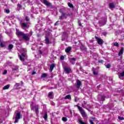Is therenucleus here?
Returning <instances> with one entry per match:
<instances>
[{"label": "nucleus", "instance_id": "39448f33", "mask_svg": "<svg viewBox=\"0 0 124 124\" xmlns=\"http://www.w3.org/2000/svg\"><path fill=\"white\" fill-rule=\"evenodd\" d=\"M21 27L23 30H25V29H29V27H30V23H22L21 24ZM25 31L26 30H25Z\"/></svg>", "mask_w": 124, "mask_h": 124}, {"label": "nucleus", "instance_id": "2eb2a0df", "mask_svg": "<svg viewBox=\"0 0 124 124\" xmlns=\"http://www.w3.org/2000/svg\"><path fill=\"white\" fill-rule=\"evenodd\" d=\"M54 67H55V64L52 63L50 66V72H52V71H53V70L54 69Z\"/></svg>", "mask_w": 124, "mask_h": 124}, {"label": "nucleus", "instance_id": "72a5a7b5", "mask_svg": "<svg viewBox=\"0 0 124 124\" xmlns=\"http://www.w3.org/2000/svg\"><path fill=\"white\" fill-rule=\"evenodd\" d=\"M7 73V71L6 70H4V72H3V75H5Z\"/></svg>", "mask_w": 124, "mask_h": 124}, {"label": "nucleus", "instance_id": "c85d7f7f", "mask_svg": "<svg viewBox=\"0 0 124 124\" xmlns=\"http://www.w3.org/2000/svg\"><path fill=\"white\" fill-rule=\"evenodd\" d=\"M106 67L107 68H110V67H111V65H110V64H108L106 65Z\"/></svg>", "mask_w": 124, "mask_h": 124}, {"label": "nucleus", "instance_id": "412c9836", "mask_svg": "<svg viewBox=\"0 0 124 124\" xmlns=\"http://www.w3.org/2000/svg\"><path fill=\"white\" fill-rule=\"evenodd\" d=\"M64 99H71V96L70 95H67L65 96Z\"/></svg>", "mask_w": 124, "mask_h": 124}, {"label": "nucleus", "instance_id": "37998d69", "mask_svg": "<svg viewBox=\"0 0 124 124\" xmlns=\"http://www.w3.org/2000/svg\"><path fill=\"white\" fill-rule=\"evenodd\" d=\"M55 26H58L59 25V21H57L55 24Z\"/></svg>", "mask_w": 124, "mask_h": 124}, {"label": "nucleus", "instance_id": "79ce46f5", "mask_svg": "<svg viewBox=\"0 0 124 124\" xmlns=\"http://www.w3.org/2000/svg\"><path fill=\"white\" fill-rule=\"evenodd\" d=\"M98 62H100L101 63H103V62H104L103 60H100Z\"/></svg>", "mask_w": 124, "mask_h": 124}, {"label": "nucleus", "instance_id": "7c9ffc66", "mask_svg": "<svg viewBox=\"0 0 124 124\" xmlns=\"http://www.w3.org/2000/svg\"><path fill=\"white\" fill-rule=\"evenodd\" d=\"M114 45L116 46V47H119V44L118 43H114Z\"/></svg>", "mask_w": 124, "mask_h": 124}, {"label": "nucleus", "instance_id": "4468645a", "mask_svg": "<svg viewBox=\"0 0 124 124\" xmlns=\"http://www.w3.org/2000/svg\"><path fill=\"white\" fill-rule=\"evenodd\" d=\"M66 16H67V15H66V14L62 13V16H60L59 19H63V18H66Z\"/></svg>", "mask_w": 124, "mask_h": 124}, {"label": "nucleus", "instance_id": "b1692460", "mask_svg": "<svg viewBox=\"0 0 124 124\" xmlns=\"http://www.w3.org/2000/svg\"><path fill=\"white\" fill-rule=\"evenodd\" d=\"M0 47H4V45L3 44V42H1V41H0Z\"/></svg>", "mask_w": 124, "mask_h": 124}, {"label": "nucleus", "instance_id": "6e6552de", "mask_svg": "<svg viewBox=\"0 0 124 124\" xmlns=\"http://www.w3.org/2000/svg\"><path fill=\"white\" fill-rule=\"evenodd\" d=\"M64 69L66 73H70L71 72V68L69 67H65Z\"/></svg>", "mask_w": 124, "mask_h": 124}, {"label": "nucleus", "instance_id": "09e8293b", "mask_svg": "<svg viewBox=\"0 0 124 124\" xmlns=\"http://www.w3.org/2000/svg\"><path fill=\"white\" fill-rule=\"evenodd\" d=\"M51 105L54 106V105H55V103H54V102H52V103H51Z\"/></svg>", "mask_w": 124, "mask_h": 124}, {"label": "nucleus", "instance_id": "4be33fe9", "mask_svg": "<svg viewBox=\"0 0 124 124\" xmlns=\"http://www.w3.org/2000/svg\"><path fill=\"white\" fill-rule=\"evenodd\" d=\"M13 48V45H9L8 46V49L10 51Z\"/></svg>", "mask_w": 124, "mask_h": 124}, {"label": "nucleus", "instance_id": "e433bc0d", "mask_svg": "<svg viewBox=\"0 0 124 124\" xmlns=\"http://www.w3.org/2000/svg\"><path fill=\"white\" fill-rule=\"evenodd\" d=\"M52 94H53V93L52 92H49V93H48L49 96H52Z\"/></svg>", "mask_w": 124, "mask_h": 124}, {"label": "nucleus", "instance_id": "4c0bfd02", "mask_svg": "<svg viewBox=\"0 0 124 124\" xmlns=\"http://www.w3.org/2000/svg\"><path fill=\"white\" fill-rule=\"evenodd\" d=\"M101 100L103 101V100H104V99L105 98V97H104V96H101Z\"/></svg>", "mask_w": 124, "mask_h": 124}, {"label": "nucleus", "instance_id": "20e7f679", "mask_svg": "<svg viewBox=\"0 0 124 124\" xmlns=\"http://www.w3.org/2000/svg\"><path fill=\"white\" fill-rule=\"evenodd\" d=\"M22 115H21V113L20 112H17L16 114V117L15 118V124H16V123H18L19 122V120L20 119H22Z\"/></svg>", "mask_w": 124, "mask_h": 124}, {"label": "nucleus", "instance_id": "49530a36", "mask_svg": "<svg viewBox=\"0 0 124 124\" xmlns=\"http://www.w3.org/2000/svg\"><path fill=\"white\" fill-rule=\"evenodd\" d=\"M35 73H36V72H34V71H33L32 72V75H34V74H35Z\"/></svg>", "mask_w": 124, "mask_h": 124}, {"label": "nucleus", "instance_id": "2f4dec72", "mask_svg": "<svg viewBox=\"0 0 124 124\" xmlns=\"http://www.w3.org/2000/svg\"><path fill=\"white\" fill-rule=\"evenodd\" d=\"M15 86V87H16L17 88H18V87H19V86H20V83H16Z\"/></svg>", "mask_w": 124, "mask_h": 124}, {"label": "nucleus", "instance_id": "603ef678", "mask_svg": "<svg viewBox=\"0 0 124 124\" xmlns=\"http://www.w3.org/2000/svg\"><path fill=\"white\" fill-rule=\"evenodd\" d=\"M78 106H78V105H75V107H78Z\"/></svg>", "mask_w": 124, "mask_h": 124}, {"label": "nucleus", "instance_id": "aec40b11", "mask_svg": "<svg viewBox=\"0 0 124 124\" xmlns=\"http://www.w3.org/2000/svg\"><path fill=\"white\" fill-rule=\"evenodd\" d=\"M71 51V47H69L65 49V51L66 53H69L70 51Z\"/></svg>", "mask_w": 124, "mask_h": 124}, {"label": "nucleus", "instance_id": "6e6d98bb", "mask_svg": "<svg viewBox=\"0 0 124 124\" xmlns=\"http://www.w3.org/2000/svg\"><path fill=\"white\" fill-rule=\"evenodd\" d=\"M18 6L20 7V4H18Z\"/></svg>", "mask_w": 124, "mask_h": 124}, {"label": "nucleus", "instance_id": "1a4fd4ad", "mask_svg": "<svg viewBox=\"0 0 124 124\" xmlns=\"http://www.w3.org/2000/svg\"><path fill=\"white\" fill-rule=\"evenodd\" d=\"M44 3H45L46 5V6H48V7H52V4L47 1V0H44Z\"/></svg>", "mask_w": 124, "mask_h": 124}, {"label": "nucleus", "instance_id": "5701e85b", "mask_svg": "<svg viewBox=\"0 0 124 124\" xmlns=\"http://www.w3.org/2000/svg\"><path fill=\"white\" fill-rule=\"evenodd\" d=\"M49 43H50L49 39L48 38H46V44H49Z\"/></svg>", "mask_w": 124, "mask_h": 124}, {"label": "nucleus", "instance_id": "423d86ee", "mask_svg": "<svg viewBox=\"0 0 124 124\" xmlns=\"http://www.w3.org/2000/svg\"><path fill=\"white\" fill-rule=\"evenodd\" d=\"M24 32L19 31L18 29H16V34L17 36H21L22 37L23 35H24Z\"/></svg>", "mask_w": 124, "mask_h": 124}, {"label": "nucleus", "instance_id": "ea45409f", "mask_svg": "<svg viewBox=\"0 0 124 124\" xmlns=\"http://www.w3.org/2000/svg\"><path fill=\"white\" fill-rule=\"evenodd\" d=\"M78 100H79V98H78L77 97L75 99V102H77V101H78Z\"/></svg>", "mask_w": 124, "mask_h": 124}, {"label": "nucleus", "instance_id": "c9c22d12", "mask_svg": "<svg viewBox=\"0 0 124 124\" xmlns=\"http://www.w3.org/2000/svg\"><path fill=\"white\" fill-rule=\"evenodd\" d=\"M25 20L26 21H27V22L30 21V19L29 18V17L28 16L25 17Z\"/></svg>", "mask_w": 124, "mask_h": 124}, {"label": "nucleus", "instance_id": "a19ab883", "mask_svg": "<svg viewBox=\"0 0 124 124\" xmlns=\"http://www.w3.org/2000/svg\"><path fill=\"white\" fill-rule=\"evenodd\" d=\"M10 12V11L8 9L6 10V13H9Z\"/></svg>", "mask_w": 124, "mask_h": 124}, {"label": "nucleus", "instance_id": "ddd939ff", "mask_svg": "<svg viewBox=\"0 0 124 124\" xmlns=\"http://www.w3.org/2000/svg\"><path fill=\"white\" fill-rule=\"evenodd\" d=\"M82 106L83 108H85V109H87L88 105L87 104V102L84 101L82 104Z\"/></svg>", "mask_w": 124, "mask_h": 124}, {"label": "nucleus", "instance_id": "864d4df0", "mask_svg": "<svg viewBox=\"0 0 124 124\" xmlns=\"http://www.w3.org/2000/svg\"><path fill=\"white\" fill-rule=\"evenodd\" d=\"M24 51L25 52H26L27 50H26V49H24Z\"/></svg>", "mask_w": 124, "mask_h": 124}, {"label": "nucleus", "instance_id": "473e14b6", "mask_svg": "<svg viewBox=\"0 0 124 124\" xmlns=\"http://www.w3.org/2000/svg\"><path fill=\"white\" fill-rule=\"evenodd\" d=\"M60 60H61V61H62V60H64V57H63V56H61L60 57Z\"/></svg>", "mask_w": 124, "mask_h": 124}, {"label": "nucleus", "instance_id": "f704fd0d", "mask_svg": "<svg viewBox=\"0 0 124 124\" xmlns=\"http://www.w3.org/2000/svg\"><path fill=\"white\" fill-rule=\"evenodd\" d=\"M99 24H100V26H102V25L104 26V25H105V23H103V24H101V23H102V21H100L99 22Z\"/></svg>", "mask_w": 124, "mask_h": 124}, {"label": "nucleus", "instance_id": "393cba45", "mask_svg": "<svg viewBox=\"0 0 124 124\" xmlns=\"http://www.w3.org/2000/svg\"><path fill=\"white\" fill-rule=\"evenodd\" d=\"M47 113L46 112L45 115L44 116V119L45 120V121H46V120H47Z\"/></svg>", "mask_w": 124, "mask_h": 124}, {"label": "nucleus", "instance_id": "9d476101", "mask_svg": "<svg viewBox=\"0 0 124 124\" xmlns=\"http://www.w3.org/2000/svg\"><path fill=\"white\" fill-rule=\"evenodd\" d=\"M19 56V59L21 62H24L25 61V57L26 56L25 54L23 53L21 54V55H18Z\"/></svg>", "mask_w": 124, "mask_h": 124}, {"label": "nucleus", "instance_id": "dca6fc26", "mask_svg": "<svg viewBox=\"0 0 124 124\" xmlns=\"http://www.w3.org/2000/svg\"><path fill=\"white\" fill-rule=\"evenodd\" d=\"M124 54V47H122L120 51H119L118 53L119 56H122Z\"/></svg>", "mask_w": 124, "mask_h": 124}, {"label": "nucleus", "instance_id": "13d9d810", "mask_svg": "<svg viewBox=\"0 0 124 124\" xmlns=\"http://www.w3.org/2000/svg\"><path fill=\"white\" fill-rule=\"evenodd\" d=\"M79 26H81V24H79Z\"/></svg>", "mask_w": 124, "mask_h": 124}, {"label": "nucleus", "instance_id": "c03bdc74", "mask_svg": "<svg viewBox=\"0 0 124 124\" xmlns=\"http://www.w3.org/2000/svg\"><path fill=\"white\" fill-rule=\"evenodd\" d=\"M90 123L91 124H94V123H93V122L92 120L90 121Z\"/></svg>", "mask_w": 124, "mask_h": 124}, {"label": "nucleus", "instance_id": "58836bf2", "mask_svg": "<svg viewBox=\"0 0 124 124\" xmlns=\"http://www.w3.org/2000/svg\"><path fill=\"white\" fill-rule=\"evenodd\" d=\"M93 73L94 75H97V74H98L97 72H96L94 71H93Z\"/></svg>", "mask_w": 124, "mask_h": 124}, {"label": "nucleus", "instance_id": "f8f14e48", "mask_svg": "<svg viewBox=\"0 0 124 124\" xmlns=\"http://www.w3.org/2000/svg\"><path fill=\"white\" fill-rule=\"evenodd\" d=\"M109 8L113 9L116 7V4L115 3H110L109 4Z\"/></svg>", "mask_w": 124, "mask_h": 124}, {"label": "nucleus", "instance_id": "3c124183", "mask_svg": "<svg viewBox=\"0 0 124 124\" xmlns=\"http://www.w3.org/2000/svg\"><path fill=\"white\" fill-rule=\"evenodd\" d=\"M12 2H15V0H12Z\"/></svg>", "mask_w": 124, "mask_h": 124}, {"label": "nucleus", "instance_id": "9b49d317", "mask_svg": "<svg viewBox=\"0 0 124 124\" xmlns=\"http://www.w3.org/2000/svg\"><path fill=\"white\" fill-rule=\"evenodd\" d=\"M76 61V58H71V59L69 60V62L72 64H74L75 63Z\"/></svg>", "mask_w": 124, "mask_h": 124}, {"label": "nucleus", "instance_id": "bf43d9fd", "mask_svg": "<svg viewBox=\"0 0 124 124\" xmlns=\"http://www.w3.org/2000/svg\"><path fill=\"white\" fill-rule=\"evenodd\" d=\"M29 1H30V0H28L27 2H29Z\"/></svg>", "mask_w": 124, "mask_h": 124}, {"label": "nucleus", "instance_id": "f3484780", "mask_svg": "<svg viewBox=\"0 0 124 124\" xmlns=\"http://www.w3.org/2000/svg\"><path fill=\"white\" fill-rule=\"evenodd\" d=\"M78 122L80 124H87V123L82 122V119H78Z\"/></svg>", "mask_w": 124, "mask_h": 124}, {"label": "nucleus", "instance_id": "a211bd4d", "mask_svg": "<svg viewBox=\"0 0 124 124\" xmlns=\"http://www.w3.org/2000/svg\"><path fill=\"white\" fill-rule=\"evenodd\" d=\"M80 86H81V81L80 80H78L77 82V88H80Z\"/></svg>", "mask_w": 124, "mask_h": 124}, {"label": "nucleus", "instance_id": "bb28decb", "mask_svg": "<svg viewBox=\"0 0 124 124\" xmlns=\"http://www.w3.org/2000/svg\"><path fill=\"white\" fill-rule=\"evenodd\" d=\"M62 120L63 121V122H67V118H65V117H63L62 118Z\"/></svg>", "mask_w": 124, "mask_h": 124}, {"label": "nucleus", "instance_id": "de8ad7c7", "mask_svg": "<svg viewBox=\"0 0 124 124\" xmlns=\"http://www.w3.org/2000/svg\"><path fill=\"white\" fill-rule=\"evenodd\" d=\"M23 82L22 81H21V82H20V85H21V86H23Z\"/></svg>", "mask_w": 124, "mask_h": 124}, {"label": "nucleus", "instance_id": "f03ea898", "mask_svg": "<svg viewBox=\"0 0 124 124\" xmlns=\"http://www.w3.org/2000/svg\"><path fill=\"white\" fill-rule=\"evenodd\" d=\"M78 108L82 115V117H83L84 119H88V115H87V113H86L84 109H83L80 106H78Z\"/></svg>", "mask_w": 124, "mask_h": 124}, {"label": "nucleus", "instance_id": "a878e982", "mask_svg": "<svg viewBox=\"0 0 124 124\" xmlns=\"http://www.w3.org/2000/svg\"><path fill=\"white\" fill-rule=\"evenodd\" d=\"M68 6H69V7H71V8H73V5L71 3H68Z\"/></svg>", "mask_w": 124, "mask_h": 124}, {"label": "nucleus", "instance_id": "6ab92c4d", "mask_svg": "<svg viewBox=\"0 0 124 124\" xmlns=\"http://www.w3.org/2000/svg\"><path fill=\"white\" fill-rule=\"evenodd\" d=\"M10 87V85L9 84L6 85L3 88V90H8Z\"/></svg>", "mask_w": 124, "mask_h": 124}, {"label": "nucleus", "instance_id": "8fccbe9b", "mask_svg": "<svg viewBox=\"0 0 124 124\" xmlns=\"http://www.w3.org/2000/svg\"><path fill=\"white\" fill-rule=\"evenodd\" d=\"M39 53H40V54H42V51H41V50H39Z\"/></svg>", "mask_w": 124, "mask_h": 124}, {"label": "nucleus", "instance_id": "4d7b16f0", "mask_svg": "<svg viewBox=\"0 0 124 124\" xmlns=\"http://www.w3.org/2000/svg\"><path fill=\"white\" fill-rule=\"evenodd\" d=\"M13 70H16V69H13Z\"/></svg>", "mask_w": 124, "mask_h": 124}, {"label": "nucleus", "instance_id": "a18cd8bd", "mask_svg": "<svg viewBox=\"0 0 124 124\" xmlns=\"http://www.w3.org/2000/svg\"><path fill=\"white\" fill-rule=\"evenodd\" d=\"M80 49L81 50H84V46H82L81 47H80Z\"/></svg>", "mask_w": 124, "mask_h": 124}, {"label": "nucleus", "instance_id": "cd10ccee", "mask_svg": "<svg viewBox=\"0 0 124 124\" xmlns=\"http://www.w3.org/2000/svg\"><path fill=\"white\" fill-rule=\"evenodd\" d=\"M118 119L119 120H120V121H123L124 120V117H122L121 116H119L118 117Z\"/></svg>", "mask_w": 124, "mask_h": 124}, {"label": "nucleus", "instance_id": "7ed1b4c3", "mask_svg": "<svg viewBox=\"0 0 124 124\" xmlns=\"http://www.w3.org/2000/svg\"><path fill=\"white\" fill-rule=\"evenodd\" d=\"M31 35H32V31H31L29 33H24L22 37L24 40L28 41L30 39V37H31Z\"/></svg>", "mask_w": 124, "mask_h": 124}, {"label": "nucleus", "instance_id": "c756f323", "mask_svg": "<svg viewBox=\"0 0 124 124\" xmlns=\"http://www.w3.org/2000/svg\"><path fill=\"white\" fill-rule=\"evenodd\" d=\"M46 76H47V74H45V73L43 74L42 75V77L43 78H44L46 77Z\"/></svg>", "mask_w": 124, "mask_h": 124}, {"label": "nucleus", "instance_id": "f257e3e1", "mask_svg": "<svg viewBox=\"0 0 124 124\" xmlns=\"http://www.w3.org/2000/svg\"><path fill=\"white\" fill-rule=\"evenodd\" d=\"M31 108L32 111L35 112L36 115H38V113H39L38 105L33 106V103H32L31 104Z\"/></svg>", "mask_w": 124, "mask_h": 124}, {"label": "nucleus", "instance_id": "5fc2aeb1", "mask_svg": "<svg viewBox=\"0 0 124 124\" xmlns=\"http://www.w3.org/2000/svg\"><path fill=\"white\" fill-rule=\"evenodd\" d=\"M93 120H95V118H92Z\"/></svg>", "mask_w": 124, "mask_h": 124}, {"label": "nucleus", "instance_id": "0eeeda50", "mask_svg": "<svg viewBox=\"0 0 124 124\" xmlns=\"http://www.w3.org/2000/svg\"><path fill=\"white\" fill-rule=\"evenodd\" d=\"M95 38H96V39H97V42L99 44L101 45V44H103V40H102V39H99L98 37L95 36Z\"/></svg>", "mask_w": 124, "mask_h": 124}]
</instances>
